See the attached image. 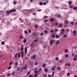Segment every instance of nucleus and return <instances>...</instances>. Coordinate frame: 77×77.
<instances>
[{
  "label": "nucleus",
  "instance_id": "54",
  "mask_svg": "<svg viewBox=\"0 0 77 77\" xmlns=\"http://www.w3.org/2000/svg\"><path fill=\"white\" fill-rule=\"evenodd\" d=\"M55 24L56 26H57V25L58 24V23L57 22H56L55 23Z\"/></svg>",
  "mask_w": 77,
  "mask_h": 77
},
{
  "label": "nucleus",
  "instance_id": "9",
  "mask_svg": "<svg viewBox=\"0 0 77 77\" xmlns=\"http://www.w3.org/2000/svg\"><path fill=\"white\" fill-rule=\"evenodd\" d=\"M65 53H68V49H66L64 50Z\"/></svg>",
  "mask_w": 77,
  "mask_h": 77
},
{
  "label": "nucleus",
  "instance_id": "4",
  "mask_svg": "<svg viewBox=\"0 0 77 77\" xmlns=\"http://www.w3.org/2000/svg\"><path fill=\"white\" fill-rule=\"evenodd\" d=\"M27 52V48H25V54H26Z\"/></svg>",
  "mask_w": 77,
  "mask_h": 77
},
{
  "label": "nucleus",
  "instance_id": "6",
  "mask_svg": "<svg viewBox=\"0 0 77 77\" xmlns=\"http://www.w3.org/2000/svg\"><path fill=\"white\" fill-rule=\"evenodd\" d=\"M19 39H23V35H21Z\"/></svg>",
  "mask_w": 77,
  "mask_h": 77
},
{
  "label": "nucleus",
  "instance_id": "21",
  "mask_svg": "<svg viewBox=\"0 0 77 77\" xmlns=\"http://www.w3.org/2000/svg\"><path fill=\"white\" fill-rule=\"evenodd\" d=\"M59 38V36L58 35H56V38Z\"/></svg>",
  "mask_w": 77,
  "mask_h": 77
},
{
  "label": "nucleus",
  "instance_id": "1",
  "mask_svg": "<svg viewBox=\"0 0 77 77\" xmlns=\"http://www.w3.org/2000/svg\"><path fill=\"white\" fill-rule=\"evenodd\" d=\"M55 40H51L50 41V44L51 45H52L53 44V42H55Z\"/></svg>",
  "mask_w": 77,
  "mask_h": 77
},
{
  "label": "nucleus",
  "instance_id": "28",
  "mask_svg": "<svg viewBox=\"0 0 77 77\" xmlns=\"http://www.w3.org/2000/svg\"><path fill=\"white\" fill-rule=\"evenodd\" d=\"M61 31L62 32H65V30L64 29H62L61 30Z\"/></svg>",
  "mask_w": 77,
  "mask_h": 77
},
{
  "label": "nucleus",
  "instance_id": "41",
  "mask_svg": "<svg viewBox=\"0 0 77 77\" xmlns=\"http://www.w3.org/2000/svg\"><path fill=\"white\" fill-rule=\"evenodd\" d=\"M12 12H15V9H13L12 10Z\"/></svg>",
  "mask_w": 77,
  "mask_h": 77
},
{
  "label": "nucleus",
  "instance_id": "32",
  "mask_svg": "<svg viewBox=\"0 0 77 77\" xmlns=\"http://www.w3.org/2000/svg\"><path fill=\"white\" fill-rule=\"evenodd\" d=\"M24 33H25V34H27V31L26 30H25L24 31Z\"/></svg>",
  "mask_w": 77,
  "mask_h": 77
},
{
  "label": "nucleus",
  "instance_id": "33",
  "mask_svg": "<svg viewBox=\"0 0 77 77\" xmlns=\"http://www.w3.org/2000/svg\"><path fill=\"white\" fill-rule=\"evenodd\" d=\"M39 4L40 5H43V3L41 2L39 3Z\"/></svg>",
  "mask_w": 77,
  "mask_h": 77
},
{
  "label": "nucleus",
  "instance_id": "12",
  "mask_svg": "<svg viewBox=\"0 0 77 77\" xmlns=\"http://www.w3.org/2000/svg\"><path fill=\"white\" fill-rule=\"evenodd\" d=\"M21 47H22V48H21V51H22L23 50V49L24 48H23V45H22L21 46Z\"/></svg>",
  "mask_w": 77,
  "mask_h": 77
},
{
  "label": "nucleus",
  "instance_id": "37",
  "mask_svg": "<svg viewBox=\"0 0 77 77\" xmlns=\"http://www.w3.org/2000/svg\"><path fill=\"white\" fill-rule=\"evenodd\" d=\"M35 26L36 27V28H37L38 27V26L37 25H35Z\"/></svg>",
  "mask_w": 77,
  "mask_h": 77
},
{
  "label": "nucleus",
  "instance_id": "52",
  "mask_svg": "<svg viewBox=\"0 0 77 77\" xmlns=\"http://www.w3.org/2000/svg\"><path fill=\"white\" fill-rule=\"evenodd\" d=\"M55 31L56 32H57V31H58V29H55Z\"/></svg>",
  "mask_w": 77,
  "mask_h": 77
},
{
  "label": "nucleus",
  "instance_id": "39",
  "mask_svg": "<svg viewBox=\"0 0 77 77\" xmlns=\"http://www.w3.org/2000/svg\"><path fill=\"white\" fill-rule=\"evenodd\" d=\"M73 9H75V10H76V9H77V8L75 7H74Z\"/></svg>",
  "mask_w": 77,
  "mask_h": 77
},
{
  "label": "nucleus",
  "instance_id": "29",
  "mask_svg": "<svg viewBox=\"0 0 77 77\" xmlns=\"http://www.w3.org/2000/svg\"><path fill=\"white\" fill-rule=\"evenodd\" d=\"M44 18H48V16H44Z\"/></svg>",
  "mask_w": 77,
  "mask_h": 77
},
{
  "label": "nucleus",
  "instance_id": "40",
  "mask_svg": "<svg viewBox=\"0 0 77 77\" xmlns=\"http://www.w3.org/2000/svg\"><path fill=\"white\" fill-rule=\"evenodd\" d=\"M71 24H72V25H74V23H73L72 22L71 23Z\"/></svg>",
  "mask_w": 77,
  "mask_h": 77
},
{
  "label": "nucleus",
  "instance_id": "35",
  "mask_svg": "<svg viewBox=\"0 0 77 77\" xmlns=\"http://www.w3.org/2000/svg\"><path fill=\"white\" fill-rule=\"evenodd\" d=\"M28 77H33V76L32 75H30L29 76H28Z\"/></svg>",
  "mask_w": 77,
  "mask_h": 77
},
{
  "label": "nucleus",
  "instance_id": "11",
  "mask_svg": "<svg viewBox=\"0 0 77 77\" xmlns=\"http://www.w3.org/2000/svg\"><path fill=\"white\" fill-rule=\"evenodd\" d=\"M45 66H46V64H45V63H44L43 65V68H45Z\"/></svg>",
  "mask_w": 77,
  "mask_h": 77
},
{
  "label": "nucleus",
  "instance_id": "27",
  "mask_svg": "<svg viewBox=\"0 0 77 77\" xmlns=\"http://www.w3.org/2000/svg\"><path fill=\"white\" fill-rule=\"evenodd\" d=\"M63 37L64 38H66V37H67V35H64L63 36Z\"/></svg>",
  "mask_w": 77,
  "mask_h": 77
},
{
  "label": "nucleus",
  "instance_id": "20",
  "mask_svg": "<svg viewBox=\"0 0 77 77\" xmlns=\"http://www.w3.org/2000/svg\"><path fill=\"white\" fill-rule=\"evenodd\" d=\"M68 3L69 5H71V4H72V2L70 1V2H69Z\"/></svg>",
  "mask_w": 77,
  "mask_h": 77
},
{
  "label": "nucleus",
  "instance_id": "34",
  "mask_svg": "<svg viewBox=\"0 0 77 77\" xmlns=\"http://www.w3.org/2000/svg\"><path fill=\"white\" fill-rule=\"evenodd\" d=\"M12 63H13V62H10L9 63V65H11V64H12Z\"/></svg>",
  "mask_w": 77,
  "mask_h": 77
},
{
  "label": "nucleus",
  "instance_id": "15",
  "mask_svg": "<svg viewBox=\"0 0 77 77\" xmlns=\"http://www.w3.org/2000/svg\"><path fill=\"white\" fill-rule=\"evenodd\" d=\"M41 71H42V69L41 68H40L39 70L38 71V72H41Z\"/></svg>",
  "mask_w": 77,
  "mask_h": 77
},
{
  "label": "nucleus",
  "instance_id": "56",
  "mask_svg": "<svg viewBox=\"0 0 77 77\" xmlns=\"http://www.w3.org/2000/svg\"><path fill=\"white\" fill-rule=\"evenodd\" d=\"M15 4H16V2H15L14 1L13 2V4L15 5Z\"/></svg>",
  "mask_w": 77,
  "mask_h": 77
},
{
  "label": "nucleus",
  "instance_id": "25",
  "mask_svg": "<svg viewBox=\"0 0 77 77\" xmlns=\"http://www.w3.org/2000/svg\"><path fill=\"white\" fill-rule=\"evenodd\" d=\"M69 8H73V6H71V5H69Z\"/></svg>",
  "mask_w": 77,
  "mask_h": 77
},
{
  "label": "nucleus",
  "instance_id": "26",
  "mask_svg": "<svg viewBox=\"0 0 77 77\" xmlns=\"http://www.w3.org/2000/svg\"><path fill=\"white\" fill-rule=\"evenodd\" d=\"M18 57H19V58L20 57H21V55L20 54V53H19L18 54Z\"/></svg>",
  "mask_w": 77,
  "mask_h": 77
},
{
  "label": "nucleus",
  "instance_id": "49",
  "mask_svg": "<svg viewBox=\"0 0 77 77\" xmlns=\"http://www.w3.org/2000/svg\"><path fill=\"white\" fill-rule=\"evenodd\" d=\"M75 26H77V22L75 23Z\"/></svg>",
  "mask_w": 77,
  "mask_h": 77
},
{
  "label": "nucleus",
  "instance_id": "59",
  "mask_svg": "<svg viewBox=\"0 0 77 77\" xmlns=\"http://www.w3.org/2000/svg\"><path fill=\"white\" fill-rule=\"evenodd\" d=\"M26 66H25L24 67V69H26Z\"/></svg>",
  "mask_w": 77,
  "mask_h": 77
},
{
  "label": "nucleus",
  "instance_id": "13",
  "mask_svg": "<svg viewBox=\"0 0 77 77\" xmlns=\"http://www.w3.org/2000/svg\"><path fill=\"white\" fill-rule=\"evenodd\" d=\"M38 73H36L35 75H34V77H37V75H38Z\"/></svg>",
  "mask_w": 77,
  "mask_h": 77
},
{
  "label": "nucleus",
  "instance_id": "63",
  "mask_svg": "<svg viewBox=\"0 0 77 77\" xmlns=\"http://www.w3.org/2000/svg\"><path fill=\"white\" fill-rule=\"evenodd\" d=\"M17 54L16 55H15V58L17 57Z\"/></svg>",
  "mask_w": 77,
  "mask_h": 77
},
{
  "label": "nucleus",
  "instance_id": "55",
  "mask_svg": "<svg viewBox=\"0 0 77 77\" xmlns=\"http://www.w3.org/2000/svg\"><path fill=\"white\" fill-rule=\"evenodd\" d=\"M37 11H38V12H40V11H41V9H40L39 10H38Z\"/></svg>",
  "mask_w": 77,
  "mask_h": 77
},
{
  "label": "nucleus",
  "instance_id": "61",
  "mask_svg": "<svg viewBox=\"0 0 77 77\" xmlns=\"http://www.w3.org/2000/svg\"><path fill=\"white\" fill-rule=\"evenodd\" d=\"M61 68L60 67H59L58 68V69H60Z\"/></svg>",
  "mask_w": 77,
  "mask_h": 77
},
{
  "label": "nucleus",
  "instance_id": "60",
  "mask_svg": "<svg viewBox=\"0 0 77 77\" xmlns=\"http://www.w3.org/2000/svg\"><path fill=\"white\" fill-rule=\"evenodd\" d=\"M68 63H66L65 64V65H66V66H67V65H68Z\"/></svg>",
  "mask_w": 77,
  "mask_h": 77
},
{
  "label": "nucleus",
  "instance_id": "19",
  "mask_svg": "<svg viewBox=\"0 0 77 77\" xmlns=\"http://www.w3.org/2000/svg\"><path fill=\"white\" fill-rule=\"evenodd\" d=\"M73 60H74V61H76V60H77V58H74Z\"/></svg>",
  "mask_w": 77,
  "mask_h": 77
},
{
  "label": "nucleus",
  "instance_id": "51",
  "mask_svg": "<svg viewBox=\"0 0 77 77\" xmlns=\"http://www.w3.org/2000/svg\"><path fill=\"white\" fill-rule=\"evenodd\" d=\"M35 65H38V63H37V62H35Z\"/></svg>",
  "mask_w": 77,
  "mask_h": 77
},
{
  "label": "nucleus",
  "instance_id": "22",
  "mask_svg": "<svg viewBox=\"0 0 77 77\" xmlns=\"http://www.w3.org/2000/svg\"><path fill=\"white\" fill-rule=\"evenodd\" d=\"M6 13L7 14H10V11H7Z\"/></svg>",
  "mask_w": 77,
  "mask_h": 77
},
{
  "label": "nucleus",
  "instance_id": "5",
  "mask_svg": "<svg viewBox=\"0 0 77 77\" xmlns=\"http://www.w3.org/2000/svg\"><path fill=\"white\" fill-rule=\"evenodd\" d=\"M59 43V40L57 41L55 44V45H58Z\"/></svg>",
  "mask_w": 77,
  "mask_h": 77
},
{
  "label": "nucleus",
  "instance_id": "2",
  "mask_svg": "<svg viewBox=\"0 0 77 77\" xmlns=\"http://www.w3.org/2000/svg\"><path fill=\"white\" fill-rule=\"evenodd\" d=\"M24 56V52L22 51L21 52V57H23Z\"/></svg>",
  "mask_w": 77,
  "mask_h": 77
},
{
  "label": "nucleus",
  "instance_id": "44",
  "mask_svg": "<svg viewBox=\"0 0 77 77\" xmlns=\"http://www.w3.org/2000/svg\"><path fill=\"white\" fill-rule=\"evenodd\" d=\"M14 74H15V72H13L12 73V75H14Z\"/></svg>",
  "mask_w": 77,
  "mask_h": 77
},
{
  "label": "nucleus",
  "instance_id": "36",
  "mask_svg": "<svg viewBox=\"0 0 77 77\" xmlns=\"http://www.w3.org/2000/svg\"><path fill=\"white\" fill-rule=\"evenodd\" d=\"M23 41H24V42H25V43L26 42V39H24V40Z\"/></svg>",
  "mask_w": 77,
  "mask_h": 77
},
{
  "label": "nucleus",
  "instance_id": "48",
  "mask_svg": "<svg viewBox=\"0 0 77 77\" xmlns=\"http://www.w3.org/2000/svg\"><path fill=\"white\" fill-rule=\"evenodd\" d=\"M11 66H10L8 68V69H11Z\"/></svg>",
  "mask_w": 77,
  "mask_h": 77
},
{
  "label": "nucleus",
  "instance_id": "7",
  "mask_svg": "<svg viewBox=\"0 0 77 77\" xmlns=\"http://www.w3.org/2000/svg\"><path fill=\"white\" fill-rule=\"evenodd\" d=\"M45 71L46 72H48V69L47 68L45 69Z\"/></svg>",
  "mask_w": 77,
  "mask_h": 77
},
{
  "label": "nucleus",
  "instance_id": "64",
  "mask_svg": "<svg viewBox=\"0 0 77 77\" xmlns=\"http://www.w3.org/2000/svg\"><path fill=\"white\" fill-rule=\"evenodd\" d=\"M48 76L49 77H51V75H48Z\"/></svg>",
  "mask_w": 77,
  "mask_h": 77
},
{
  "label": "nucleus",
  "instance_id": "8",
  "mask_svg": "<svg viewBox=\"0 0 77 77\" xmlns=\"http://www.w3.org/2000/svg\"><path fill=\"white\" fill-rule=\"evenodd\" d=\"M32 58L33 59H35V57H36V55H33L32 56Z\"/></svg>",
  "mask_w": 77,
  "mask_h": 77
},
{
  "label": "nucleus",
  "instance_id": "30",
  "mask_svg": "<svg viewBox=\"0 0 77 77\" xmlns=\"http://www.w3.org/2000/svg\"><path fill=\"white\" fill-rule=\"evenodd\" d=\"M52 36H53V37H54V38H55V35L53 34L52 35Z\"/></svg>",
  "mask_w": 77,
  "mask_h": 77
},
{
  "label": "nucleus",
  "instance_id": "23",
  "mask_svg": "<svg viewBox=\"0 0 77 77\" xmlns=\"http://www.w3.org/2000/svg\"><path fill=\"white\" fill-rule=\"evenodd\" d=\"M51 22H53V21H54V19L53 18H51Z\"/></svg>",
  "mask_w": 77,
  "mask_h": 77
},
{
  "label": "nucleus",
  "instance_id": "38",
  "mask_svg": "<svg viewBox=\"0 0 77 77\" xmlns=\"http://www.w3.org/2000/svg\"><path fill=\"white\" fill-rule=\"evenodd\" d=\"M8 76V77H9V76H10L11 75V74H7Z\"/></svg>",
  "mask_w": 77,
  "mask_h": 77
},
{
  "label": "nucleus",
  "instance_id": "46",
  "mask_svg": "<svg viewBox=\"0 0 77 77\" xmlns=\"http://www.w3.org/2000/svg\"><path fill=\"white\" fill-rule=\"evenodd\" d=\"M63 32L62 31L61 32V33L60 34V35H62V34H63Z\"/></svg>",
  "mask_w": 77,
  "mask_h": 77
},
{
  "label": "nucleus",
  "instance_id": "50",
  "mask_svg": "<svg viewBox=\"0 0 77 77\" xmlns=\"http://www.w3.org/2000/svg\"><path fill=\"white\" fill-rule=\"evenodd\" d=\"M67 65L68 66H70V65H71V64L70 63L68 64Z\"/></svg>",
  "mask_w": 77,
  "mask_h": 77
},
{
  "label": "nucleus",
  "instance_id": "62",
  "mask_svg": "<svg viewBox=\"0 0 77 77\" xmlns=\"http://www.w3.org/2000/svg\"><path fill=\"white\" fill-rule=\"evenodd\" d=\"M77 57V55H75V58H76V57Z\"/></svg>",
  "mask_w": 77,
  "mask_h": 77
},
{
  "label": "nucleus",
  "instance_id": "10",
  "mask_svg": "<svg viewBox=\"0 0 77 77\" xmlns=\"http://www.w3.org/2000/svg\"><path fill=\"white\" fill-rule=\"evenodd\" d=\"M65 23L66 24H69V21L68 20H66V21H65Z\"/></svg>",
  "mask_w": 77,
  "mask_h": 77
},
{
  "label": "nucleus",
  "instance_id": "31",
  "mask_svg": "<svg viewBox=\"0 0 77 77\" xmlns=\"http://www.w3.org/2000/svg\"><path fill=\"white\" fill-rule=\"evenodd\" d=\"M55 60H59V58H58V57H57L55 58Z\"/></svg>",
  "mask_w": 77,
  "mask_h": 77
},
{
  "label": "nucleus",
  "instance_id": "58",
  "mask_svg": "<svg viewBox=\"0 0 77 77\" xmlns=\"http://www.w3.org/2000/svg\"><path fill=\"white\" fill-rule=\"evenodd\" d=\"M38 40V39H35V40H34V42H36V41H37V40Z\"/></svg>",
  "mask_w": 77,
  "mask_h": 77
},
{
  "label": "nucleus",
  "instance_id": "47",
  "mask_svg": "<svg viewBox=\"0 0 77 77\" xmlns=\"http://www.w3.org/2000/svg\"><path fill=\"white\" fill-rule=\"evenodd\" d=\"M29 33H31V31L30 30V29L29 30Z\"/></svg>",
  "mask_w": 77,
  "mask_h": 77
},
{
  "label": "nucleus",
  "instance_id": "42",
  "mask_svg": "<svg viewBox=\"0 0 77 77\" xmlns=\"http://www.w3.org/2000/svg\"><path fill=\"white\" fill-rule=\"evenodd\" d=\"M29 74H30V72H28L27 74V76H28V75H29Z\"/></svg>",
  "mask_w": 77,
  "mask_h": 77
},
{
  "label": "nucleus",
  "instance_id": "17",
  "mask_svg": "<svg viewBox=\"0 0 77 77\" xmlns=\"http://www.w3.org/2000/svg\"><path fill=\"white\" fill-rule=\"evenodd\" d=\"M44 33H48V31H45V30H44Z\"/></svg>",
  "mask_w": 77,
  "mask_h": 77
},
{
  "label": "nucleus",
  "instance_id": "14",
  "mask_svg": "<svg viewBox=\"0 0 77 77\" xmlns=\"http://www.w3.org/2000/svg\"><path fill=\"white\" fill-rule=\"evenodd\" d=\"M5 41H4L3 42H1V44L2 45H4L5 44Z\"/></svg>",
  "mask_w": 77,
  "mask_h": 77
},
{
  "label": "nucleus",
  "instance_id": "57",
  "mask_svg": "<svg viewBox=\"0 0 77 77\" xmlns=\"http://www.w3.org/2000/svg\"><path fill=\"white\" fill-rule=\"evenodd\" d=\"M60 15H58V18H60Z\"/></svg>",
  "mask_w": 77,
  "mask_h": 77
},
{
  "label": "nucleus",
  "instance_id": "18",
  "mask_svg": "<svg viewBox=\"0 0 77 77\" xmlns=\"http://www.w3.org/2000/svg\"><path fill=\"white\" fill-rule=\"evenodd\" d=\"M16 65H18V62H17L14 64V66H16Z\"/></svg>",
  "mask_w": 77,
  "mask_h": 77
},
{
  "label": "nucleus",
  "instance_id": "45",
  "mask_svg": "<svg viewBox=\"0 0 77 77\" xmlns=\"http://www.w3.org/2000/svg\"><path fill=\"white\" fill-rule=\"evenodd\" d=\"M54 67H52V70H54V71H55V69H54Z\"/></svg>",
  "mask_w": 77,
  "mask_h": 77
},
{
  "label": "nucleus",
  "instance_id": "16",
  "mask_svg": "<svg viewBox=\"0 0 77 77\" xmlns=\"http://www.w3.org/2000/svg\"><path fill=\"white\" fill-rule=\"evenodd\" d=\"M62 26V25L61 24H60V25L58 26L59 27H61Z\"/></svg>",
  "mask_w": 77,
  "mask_h": 77
},
{
  "label": "nucleus",
  "instance_id": "43",
  "mask_svg": "<svg viewBox=\"0 0 77 77\" xmlns=\"http://www.w3.org/2000/svg\"><path fill=\"white\" fill-rule=\"evenodd\" d=\"M48 21V19H47L45 21V23H46V22H47V21Z\"/></svg>",
  "mask_w": 77,
  "mask_h": 77
},
{
  "label": "nucleus",
  "instance_id": "53",
  "mask_svg": "<svg viewBox=\"0 0 77 77\" xmlns=\"http://www.w3.org/2000/svg\"><path fill=\"white\" fill-rule=\"evenodd\" d=\"M69 73H68L67 75V76H69Z\"/></svg>",
  "mask_w": 77,
  "mask_h": 77
},
{
  "label": "nucleus",
  "instance_id": "3",
  "mask_svg": "<svg viewBox=\"0 0 77 77\" xmlns=\"http://www.w3.org/2000/svg\"><path fill=\"white\" fill-rule=\"evenodd\" d=\"M77 33V31L76 30H74L73 31L74 36H75L76 35V33Z\"/></svg>",
  "mask_w": 77,
  "mask_h": 77
},
{
  "label": "nucleus",
  "instance_id": "24",
  "mask_svg": "<svg viewBox=\"0 0 77 77\" xmlns=\"http://www.w3.org/2000/svg\"><path fill=\"white\" fill-rule=\"evenodd\" d=\"M66 57H68V54H66L65 55Z\"/></svg>",
  "mask_w": 77,
  "mask_h": 77
}]
</instances>
